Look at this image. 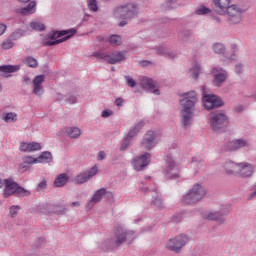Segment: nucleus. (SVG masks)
I'll return each mask as SVG.
<instances>
[{"label": "nucleus", "instance_id": "f257e3e1", "mask_svg": "<svg viewBox=\"0 0 256 256\" xmlns=\"http://www.w3.org/2000/svg\"><path fill=\"white\" fill-rule=\"evenodd\" d=\"M180 103L182 106L181 121L184 127H189L191 125V119H193L195 105L199 103V96H197V92L190 91L182 94Z\"/></svg>", "mask_w": 256, "mask_h": 256}, {"label": "nucleus", "instance_id": "f03ea898", "mask_svg": "<svg viewBox=\"0 0 256 256\" xmlns=\"http://www.w3.org/2000/svg\"><path fill=\"white\" fill-rule=\"evenodd\" d=\"M114 15L116 19H123V21L120 22L119 26L125 27L129 19L137 17V6L133 4L120 6L115 10Z\"/></svg>", "mask_w": 256, "mask_h": 256}, {"label": "nucleus", "instance_id": "7ed1b4c3", "mask_svg": "<svg viewBox=\"0 0 256 256\" xmlns=\"http://www.w3.org/2000/svg\"><path fill=\"white\" fill-rule=\"evenodd\" d=\"M206 194L207 192L203 186L200 184H194L189 192L182 197V203L185 205H195V203H199Z\"/></svg>", "mask_w": 256, "mask_h": 256}, {"label": "nucleus", "instance_id": "20e7f679", "mask_svg": "<svg viewBox=\"0 0 256 256\" xmlns=\"http://www.w3.org/2000/svg\"><path fill=\"white\" fill-rule=\"evenodd\" d=\"M4 197H11V195H18V197H27V195H31V192L25 190L24 188L19 187L15 181L11 179L4 180Z\"/></svg>", "mask_w": 256, "mask_h": 256}, {"label": "nucleus", "instance_id": "39448f33", "mask_svg": "<svg viewBox=\"0 0 256 256\" xmlns=\"http://www.w3.org/2000/svg\"><path fill=\"white\" fill-rule=\"evenodd\" d=\"M134 235L135 232H133L132 230H127L123 228V226H118L114 230V243L116 247L123 245V243L127 241H133V239H135Z\"/></svg>", "mask_w": 256, "mask_h": 256}, {"label": "nucleus", "instance_id": "423d86ee", "mask_svg": "<svg viewBox=\"0 0 256 256\" xmlns=\"http://www.w3.org/2000/svg\"><path fill=\"white\" fill-rule=\"evenodd\" d=\"M77 33L76 29L62 30L59 32H54L50 41L45 43L46 46L51 47L53 45H59V43H63V41H67V39H71L73 35Z\"/></svg>", "mask_w": 256, "mask_h": 256}, {"label": "nucleus", "instance_id": "0eeeda50", "mask_svg": "<svg viewBox=\"0 0 256 256\" xmlns=\"http://www.w3.org/2000/svg\"><path fill=\"white\" fill-rule=\"evenodd\" d=\"M188 242L189 237H187L185 234H181L168 240L166 243V249H169V251H174V253H179Z\"/></svg>", "mask_w": 256, "mask_h": 256}, {"label": "nucleus", "instance_id": "6e6552de", "mask_svg": "<svg viewBox=\"0 0 256 256\" xmlns=\"http://www.w3.org/2000/svg\"><path fill=\"white\" fill-rule=\"evenodd\" d=\"M230 25H238L243 21V10L236 4H232L225 12Z\"/></svg>", "mask_w": 256, "mask_h": 256}, {"label": "nucleus", "instance_id": "1a4fd4ad", "mask_svg": "<svg viewBox=\"0 0 256 256\" xmlns=\"http://www.w3.org/2000/svg\"><path fill=\"white\" fill-rule=\"evenodd\" d=\"M94 57L97 59H104L110 65H115L117 63H121V61H125V52H114L112 55H107L103 52H98L94 54Z\"/></svg>", "mask_w": 256, "mask_h": 256}, {"label": "nucleus", "instance_id": "9d476101", "mask_svg": "<svg viewBox=\"0 0 256 256\" xmlns=\"http://www.w3.org/2000/svg\"><path fill=\"white\" fill-rule=\"evenodd\" d=\"M202 103L208 111H211V109H217V107H221V105H223L221 98L211 94H205L203 96Z\"/></svg>", "mask_w": 256, "mask_h": 256}, {"label": "nucleus", "instance_id": "9b49d317", "mask_svg": "<svg viewBox=\"0 0 256 256\" xmlns=\"http://www.w3.org/2000/svg\"><path fill=\"white\" fill-rule=\"evenodd\" d=\"M229 123L227 116L223 113H218L214 115L211 119V127L213 131H221V129H225Z\"/></svg>", "mask_w": 256, "mask_h": 256}, {"label": "nucleus", "instance_id": "f8f14e48", "mask_svg": "<svg viewBox=\"0 0 256 256\" xmlns=\"http://www.w3.org/2000/svg\"><path fill=\"white\" fill-rule=\"evenodd\" d=\"M105 195H107V190L105 188L97 190L93 194L91 199L86 203L85 205L86 211H91V209H93V207H95V205H97V203H99V201H101V199H103Z\"/></svg>", "mask_w": 256, "mask_h": 256}, {"label": "nucleus", "instance_id": "ddd939ff", "mask_svg": "<svg viewBox=\"0 0 256 256\" xmlns=\"http://www.w3.org/2000/svg\"><path fill=\"white\" fill-rule=\"evenodd\" d=\"M98 169L97 166H94L91 168V170L87 171V172H81L80 174H78L75 178H74V183H78L79 185H83V183H87V181H89V179H91L92 177H95V175H97L98 173Z\"/></svg>", "mask_w": 256, "mask_h": 256}, {"label": "nucleus", "instance_id": "4468645a", "mask_svg": "<svg viewBox=\"0 0 256 256\" xmlns=\"http://www.w3.org/2000/svg\"><path fill=\"white\" fill-rule=\"evenodd\" d=\"M166 163H167L166 177H168V179H178L179 166L175 164V160H173V158L171 157H167Z\"/></svg>", "mask_w": 256, "mask_h": 256}, {"label": "nucleus", "instance_id": "2eb2a0df", "mask_svg": "<svg viewBox=\"0 0 256 256\" xmlns=\"http://www.w3.org/2000/svg\"><path fill=\"white\" fill-rule=\"evenodd\" d=\"M140 86L142 89H147L152 91L154 95H159V85L153 79L144 77L140 81Z\"/></svg>", "mask_w": 256, "mask_h": 256}, {"label": "nucleus", "instance_id": "dca6fc26", "mask_svg": "<svg viewBox=\"0 0 256 256\" xmlns=\"http://www.w3.org/2000/svg\"><path fill=\"white\" fill-rule=\"evenodd\" d=\"M149 159H151V154L149 153L136 158L132 163L135 171H142L144 167H147L149 165Z\"/></svg>", "mask_w": 256, "mask_h": 256}, {"label": "nucleus", "instance_id": "f3484780", "mask_svg": "<svg viewBox=\"0 0 256 256\" xmlns=\"http://www.w3.org/2000/svg\"><path fill=\"white\" fill-rule=\"evenodd\" d=\"M33 93L41 97L44 93L43 83H45V75H38L33 79Z\"/></svg>", "mask_w": 256, "mask_h": 256}, {"label": "nucleus", "instance_id": "a211bd4d", "mask_svg": "<svg viewBox=\"0 0 256 256\" xmlns=\"http://www.w3.org/2000/svg\"><path fill=\"white\" fill-rule=\"evenodd\" d=\"M143 125H145L143 122H139L134 127L133 130L129 131V133L127 134L126 138L124 139V141L121 145V151H125V149H127V147H129V141H131V139H133V137H135V135H137V133H139V131L141 130Z\"/></svg>", "mask_w": 256, "mask_h": 256}, {"label": "nucleus", "instance_id": "6ab92c4d", "mask_svg": "<svg viewBox=\"0 0 256 256\" xmlns=\"http://www.w3.org/2000/svg\"><path fill=\"white\" fill-rule=\"evenodd\" d=\"M143 149H146L147 151H151L155 147V132L153 131H148L144 135V139L141 143Z\"/></svg>", "mask_w": 256, "mask_h": 256}, {"label": "nucleus", "instance_id": "aec40b11", "mask_svg": "<svg viewBox=\"0 0 256 256\" xmlns=\"http://www.w3.org/2000/svg\"><path fill=\"white\" fill-rule=\"evenodd\" d=\"M19 150L22 153H33V151H41V144L37 142H23L20 144Z\"/></svg>", "mask_w": 256, "mask_h": 256}, {"label": "nucleus", "instance_id": "412c9836", "mask_svg": "<svg viewBox=\"0 0 256 256\" xmlns=\"http://www.w3.org/2000/svg\"><path fill=\"white\" fill-rule=\"evenodd\" d=\"M212 75H214V85L216 87H219V85L227 79V72L223 69L214 68L212 70Z\"/></svg>", "mask_w": 256, "mask_h": 256}, {"label": "nucleus", "instance_id": "4be33fe9", "mask_svg": "<svg viewBox=\"0 0 256 256\" xmlns=\"http://www.w3.org/2000/svg\"><path fill=\"white\" fill-rule=\"evenodd\" d=\"M213 4L219 15H225V12L231 7V0H213Z\"/></svg>", "mask_w": 256, "mask_h": 256}, {"label": "nucleus", "instance_id": "5701e85b", "mask_svg": "<svg viewBox=\"0 0 256 256\" xmlns=\"http://www.w3.org/2000/svg\"><path fill=\"white\" fill-rule=\"evenodd\" d=\"M246 145L247 141L244 139L234 140L225 145V151H237V149H241Z\"/></svg>", "mask_w": 256, "mask_h": 256}, {"label": "nucleus", "instance_id": "b1692460", "mask_svg": "<svg viewBox=\"0 0 256 256\" xmlns=\"http://www.w3.org/2000/svg\"><path fill=\"white\" fill-rule=\"evenodd\" d=\"M238 173L241 177H251L253 175V166L249 163H240Z\"/></svg>", "mask_w": 256, "mask_h": 256}, {"label": "nucleus", "instance_id": "393cba45", "mask_svg": "<svg viewBox=\"0 0 256 256\" xmlns=\"http://www.w3.org/2000/svg\"><path fill=\"white\" fill-rule=\"evenodd\" d=\"M239 164L228 161L224 164V169L228 175H233V173H239Z\"/></svg>", "mask_w": 256, "mask_h": 256}, {"label": "nucleus", "instance_id": "a878e982", "mask_svg": "<svg viewBox=\"0 0 256 256\" xmlns=\"http://www.w3.org/2000/svg\"><path fill=\"white\" fill-rule=\"evenodd\" d=\"M35 7H37V3H35V1H31L27 7L20 10V13L21 15H33V13L36 11Z\"/></svg>", "mask_w": 256, "mask_h": 256}, {"label": "nucleus", "instance_id": "bb28decb", "mask_svg": "<svg viewBox=\"0 0 256 256\" xmlns=\"http://www.w3.org/2000/svg\"><path fill=\"white\" fill-rule=\"evenodd\" d=\"M69 181V176L67 174H60L55 178L54 187H63Z\"/></svg>", "mask_w": 256, "mask_h": 256}, {"label": "nucleus", "instance_id": "cd10ccee", "mask_svg": "<svg viewBox=\"0 0 256 256\" xmlns=\"http://www.w3.org/2000/svg\"><path fill=\"white\" fill-rule=\"evenodd\" d=\"M21 69L20 65H3L0 66V72L1 73H16V71H19Z\"/></svg>", "mask_w": 256, "mask_h": 256}, {"label": "nucleus", "instance_id": "c85d7f7f", "mask_svg": "<svg viewBox=\"0 0 256 256\" xmlns=\"http://www.w3.org/2000/svg\"><path fill=\"white\" fill-rule=\"evenodd\" d=\"M66 133L71 139H77V137L81 136V129L78 127H70L66 129Z\"/></svg>", "mask_w": 256, "mask_h": 256}, {"label": "nucleus", "instance_id": "c756f323", "mask_svg": "<svg viewBox=\"0 0 256 256\" xmlns=\"http://www.w3.org/2000/svg\"><path fill=\"white\" fill-rule=\"evenodd\" d=\"M206 219H208V221H217L218 223L225 221V217L221 216L218 212H210L206 216Z\"/></svg>", "mask_w": 256, "mask_h": 256}, {"label": "nucleus", "instance_id": "7c9ffc66", "mask_svg": "<svg viewBox=\"0 0 256 256\" xmlns=\"http://www.w3.org/2000/svg\"><path fill=\"white\" fill-rule=\"evenodd\" d=\"M38 163H51L53 161V155L51 152H44L38 158Z\"/></svg>", "mask_w": 256, "mask_h": 256}, {"label": "nucleus", "instance_id": "2f4dec72", "mask_svg": "<svg viewBox=\"0 0 256 256\" xmlns=\"http://www.w3.org/2000/svg\"><path fill=\"white\" fill-rule=\"evenodd\" d=\"M24 63H25V65H27V67H32L33 69L37 68L39 65L37 63V59H35L31 56L26 57L24 60Z\"/></svg>", "mask_w": 256, "mask_h": 256}, {"label": "nucleus", "instance_id": "473e14b6", "mask_svg": "<svg viewBox=\"0 0 256 256\" xmlns=\"http://www.w3.org/2000/svg\"><path fill=\"white\" fill-rule=\"evenodd\" d=\"M5 123H15L17 121V114L13 112H8L3 117Z\"/></svg>", "mask_w": 256, "mask_h": 256}, {"label": "nucleus", "instance_id": "72a5a7b5", "mask_svg": "<svg viewBox=\"0 0 256 256\" xmlns=\"http://www.w3.org/2000/svg\"><path fill=\"white\" fill-rule=\"evenodd\" d=\"M31 29L34 31H45V24L39 22V21H34L30 23Z\"/></svg>", "mask_w": 256, "mask_h": 256}, {"label": "nucleus", "instance_id": "f704fd0d", "mask_svg": "<svg viewBox=\"0 0 256 256\" xmlns=\"http://www.w3.org/2000/svg\"><path fill=\"white\" fill-rule=\"evenodd\" d=\"M109 43H111V45H113L114 47L121 45V43H122L121 36H119V35L110 36Z\"/></svg>", "mask_w": 256, "mask_h": 256}, {"label": "nucleus", "instance_id": "c9c22d12", "mask_svg": "<svg viewBox=\"0 0 256 256\" xmlns=\"http://www.w3.org/2000/svg\"><path fill=\"white\" fill-rule=\"evenodd\" d=\"M212 49L214 53H217L218 55H222V53H225V46L221 43H216L212 46Z\"/></svg>", "mask_w": 256, "mask_h": 256}, {"label": "nucleus", "instance_id": "e433bc0d", "mask_svg": "<svg viewBox=\"0 0 256 256\" xmlns=\"http://www.w3.org/2000/svg\"><path fill=\"white\" fill-rule=\"evenodd\" d=\"M201 73V66L196 65L193 69H190V74L193 79H197Z\"/></svg>", "mask_w": 256, "mask_h": 256}, {"label": "nucleus", "instance_id": "4c0bfd02", "mask_svg": "<svg viewBox=\"0 0 256 256\" xmlns=\"http://www.w3.org/2000/svg\"><path fill=\"white\" fill-rule=\"evenodd\" d=\"M196 15H207L211 13V9L205 7V6H200L199 8L196 9L195 11Z\"/></svg>", "mask_w": 256, "mask_h": 256}, {"label": "nucleus", "instance_id": "58836bf2", "mask_svg": "<svg viewBox=\"0 0 256 256\" xmlns=\"http://www.w3.org/2000/svg\"><path fill=\"white\" fill-rule=\"evenodd\" d=\"M23 163H25L26 165L29 166V165H33V164L39 163V162H38L37 158H33L31 156H25L23 158Z\"/></svg>", "mask_w": 256, "mask_h": 256}, {"label": "nucleus", "instance_id": "ea45409f", "mask_svg": "<svg viewBox=\"0 0 256 256\" xmlns=\"http://www.w3.org/2000/svg\"><path fill=\"white\" fill-rule=\"evenodd\" d=\"M87 5L90 11H97V0H87Z\"/></svg>", "mask_w": 256, "mask_h": 256}, {"label": "nucleus", "instance_id": "a19ab883", "mask_svg": "<svg viewBox=\"0 0 256 256\" xmlns=\"http://www.w3.org/2000/svg\"><path fill=\"white\" fill-rule=\"evenodd\" d=\"M191 167H192V169L199 171V169H201V167H203V162H201V161L197 162V161L193 160L191 162Z\"/></svg>", "mask_w": 256, "mask_h": 256}, {"label": "nucleus", "instance_id": "79ce46f5", "mask_svg": "<svg viewBox=\"0 0 256 256\" xmlns=\"http://www.w3.org/2000/svg\"><path fill=\"white\" fill-rule=\"evenodd\" d=\"M26 171H29V165L25 164L24 162L19 165L18 172L19 173H26Z\"/></svg>", "mask_w": 256, "mask_h": 256}, {"label": "nucleus", "instance_id": "37998d69", "mask_svg": "<svg viewBox=\"0 0 256 256\" xmlns=\"http://www.w3.org/2000/svg\"><path fill=\"white\" fill-rule=\"evenodd\" d=\"M13 43L11 40H6L2 43V49H12Z\"/></svg>", "mask_w": 256, "mask_h": 256}, {"label": "nucleus", "instance_id": "c03bdc74", "mask_svg": "<svg viewBox=\"0 0 256 256\" xmlns=\"http://www.w3.org/2000/svg\"><path fill=\"white\" fill-rule=\"evenodd\" d=\"M125 79H126V81H127L128 87H135V85H137V84L135 83V80H134L133 78H131V77H129V76H126Z\"/></svg>", "mask_w": 256, "mask_h": 256}, {"label": "nucleus", "instance_id": "a18cd8bd", "mask_svg": "<svg viewBox=\"0 0 256 256\" xmlns=\"http://www.w3.org/2000/svg\"><path fill=\"white\" fill-rule=\"evenodd\" d=\"M153 205H155V207L158 208H163V202H161L160 198H154V200L152 201Z\"/></svg>", "mask_w": 256, "mask_h": 256}, {"label": "nucleus", "instance_id": "49530a36", "mask_svg": "<svg viewBox=\"0 0 256 256\" xmlns=\"http://www.w3.org/2000/svg\"><path fill=\"white\" fill-rule=\"evenodd\" d=\"M38 191H43V189H47V181L42 180L38 186H37Z\"/></svg>", "mask_w": 256, "mask_h": 256}, {"label": "nucleus", "instance_id": "de8ad7c7", "mask_svg": "<svg viewBox=\"0 0 256 256\" xmlns=\"http://www.w3.org/2000/svg\"><path fill=\"white\" fill-rule=\"evenodd\" d=\"M19 206H12L11 208H10V215L12 216V217H15V215H17V213L19 212Z\"/></svg>", "mask_w": 256, "mask_h": 256}, {"label": "nucleus", "instance_id": "09e8293b", "mask_svg": "<svg viewBox=\"0 0 256 256\" xmlns=\"http://www.w3.org/2000/svg\"><path fill=\"white\" fill-rule=\"evenodd\" d=\"M111 115H113V111L111 110H104L102 111V117H111Z\"/></svg>", "mask_w": 256, "mask_h": 256}, {"label": "nucleus", "instance_id": "8fccbe9b", "mask_svg": "<svg viewBox=\"0 0 256 256\" xmlns=\"http://www.w3.org/2000/svg\"><path fill=\"white\" fill-rule=\"evenodd\" d=\"M105 157H107V154H105L104 151H101L98 153V161H103V159H105Z\"/></svg>", "mask_w": 256, "mask_h": 256}, {"label": "nucleus", "instance_id": "3c124183", "mask_svg": "<svg viewBox=\"0 0 256 256\" xmlns=\"http://www.w3.org/2000/svg\"><path fill=\"white\" fill-rule=\"evenodd\" d=\"M7 30V26L5 24H0V35H3Z\"/></svg>", "mask_w": 256, "mask_h": 256}, {"label": "nucleus", "instance_id": "603ef678", "mask_svg": "<svg viewBox=\"0 0 256 256\" xmlns=\"http://www.w3.org/2000/svg\"><path fill=\"white\" fill-rule=\"evenodd\" d=\"M68 103L70 104L77 103V98L75 96H70L68 98Z\"/></svg>", "mask_w": 256, "mask_h": 256}, {"label": "nucleus", "instance_id": "864d4df0", "mask_svg": "<svg viewBox=\"0 0 256 256\" xmlns=\"http://www.w3.org/2000/svg\"><path fill=\"white\" fill-rule=\"evenodd\" d=\"M116 105L117 107H123V98H117Z\"/></svg>", "mask_w": 256, "mask_h": 256}, {"label": "nucleus", "instance_id": "5fc2aeb1", "mask_svg": "<svg viewBox=\"0 0 256 256\" xmlns=\"http://www.w3.org/2000/svg\"><path fill=\"white\" fill-rule=\"evenodd\" d=\"M236 73L241 74V65H236Z\"/></svg>", "mask_w": 256, "mask_h": 256}, {"label": "nucleus", "instance_id": "6e6d98bb", "mask_svg": "<svg viewBox=\"0 0 256 256\" xmlns=\"http://www.w3.org/2000/svg\"><path fill=\"white\" fill-rule=\"evenodd\" d=\"M3 187H5V180L0 178V189H3Z\"/></svg>", "mask_w": 256, "mask_h": 256}, {"label": "nucleus", "instance_id": "4d7b16f0", "mask_svg": "<svg viewBox=\"0 0 256 256\" xmlns=\"http://www.w3.org/2000/svg\"><path fill=\"white\" fill-rule=\"evenodd\" d=\"M81 205V203L79 202H73L72 203V207H79Z\"/></svg>", "mask_w": 256, "mask_h": 256}, {"label": "nucleus", "instance_id": "13d9d810", "mask_svg": "<svg viewBox=\"0 0 256 256\" xmlns=\"http://www.w3.org/2000/svg\"><path fill=\"white\" fill-rule=\"evenodd\" d=\"M236 110H237L238 113H241V111H243V106H238L236 108Z\"/></svg>", "mask_w": 256, "mask_h": 256}, {"label": "nucleus", "instance_id": "bf43d9fd", "mask_svg": "<svg viewBox=\"0 0 256 256\" xmlns=\"http://www.w3.org/2000/svg\"><path fill=\"white\" fill-rule=\"evenodd\" d=\"M19 1H21L22 3H27V2H29L30 0H19Z\"/></svg>", "mask_w": 256, "mask_h": 256}, {"label": "nucleus", "instance_id": "052dcab7", "mask_svg": "<svg viewBox=\"0 0 256 256\" xmlns=\"http://www.w3.org/2000/svg\"><path fill=\"white\" fill-rule=\"evenodd\" d=\"M173 1H176V0H168V3H173Z\"/></svg>", "mask_w": 256, "mask_h": 256}, {"label": "nucleus", "instance_id": "680f3d73", "mask_svg": "<svg viewBox=\"0 0 256 256\" xmlns=\"http://www.w3.org/2000/svg\"><path fill=\"white\" fill-rule=\"evenodd\" d=\"M111 69H112V71H115V66H112Z\"/></svg>", "mask_w": 256, "mask_h": 256}, {"label": "nucleus", "instance_id": "e2e57ef3", "mask_svg": "<svg viewBox=\"0 0 256 256\" xmlns=\"http://www.w3.org/2000/svg\"><path fill=\"white\" fill-rule=\"evenodd\" d=\"M1 89H2V86H1V84H0V91H1Z\"/></svg>", "mask_w": 256, "mask_h": 256}]
</instances>
